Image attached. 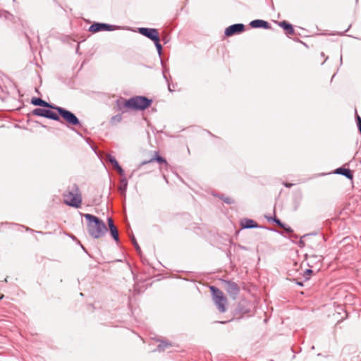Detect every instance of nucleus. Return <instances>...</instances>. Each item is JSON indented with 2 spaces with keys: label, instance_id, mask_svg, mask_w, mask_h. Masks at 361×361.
<instances>
[{
  "label": "nucleus",
  "instance_id": "34",
  "mask_svg": "<svg viewBox=\"0 0 361 361\" xmlns=\"http://www.w3.org/2000/svg\"><path fill=\"white\" fill-rule=\"evenodd\" d=\"M163 76H164V79L167 80V78H166V75H165L164 72L163 73Z\"/></svg>",
  "mask_w": 361,
  "mask_h": 361
},
{
  "label": "nucleus",
  "instance_id": "9",
  "mask_svg": "<svg viewBox=\"0 0 361 361\" xmlns=\"http://www.w3.org/2000/svg\"><path fill=\"white\" fill-rule=\"evenodd\" d=\"M138 32L152 42L159 37L158 30L156 28L139 27Z\"/></svg>",
  "mask_w": 361,
  "mask_h": 361
},
{
  "label": "nucleus",
  "instance_id": "11",
  "mask_svg": "<svg viewBox=\"0 0 361 361\" xmlns=\"http://www.w3.org/2000/svg\"><path fill=\"white\" fill-rule=\"evenodd\" d=\"M154 161H157L159 164H166V160L164 157L160 156L157 152H155L154 155L152 158H151L149 160L142 161L138 165L137 169H140L142 166L150 164Z\"/></svg>",
  "mask_w": 361,
  "mask_h": 361
},
{
  "label": "nucleus",
  "instance_id": "24",
  "mask_svg": "<svg viewBox=\"0 0 361 361\" xmlns=\"http://www.w3.org/2000/svg\"><path fill=\"white\" fill-rule=\"evenodd\" d=\"M122 120V116L121 114H118L115 116H114L111 119V123H118L121 122Z\"/></svg>",
  "mask_w": 361,
  "mask_h": 361
},
{
  "label": "nucleus",
  "instance_id": "35",
  "mask_svg": "<svg viewBox=\"0 0 361 361\" xmlns=\"http://www.w3.org/2000/svg\"><path fill=\"white\" fill-rule=\"evenodd\" d=\"M297 283H298L299 286H302V283H301V282H298Z\"/></svg>",
  "mask_w": 361,
  "mask_h": 361
},
{
  "label": "nucleus",
  "instance_id": "12",
  "mask_svg": "<svg viewBox=\"0 0 361 361\" xmlns=\"http://www.w3.org/2000/svg\"><path fill=\"white\" fill-rule=\"evenodd\" d=\"M31 104L34 106H39L53 109L56 107L55 105L43 100L40 97H32L31 99Z\"/></svg>",
  "mask_w": 361,
  "mask_h": 361
},
{
  "label": "nucleus",
  "instance_id": "20",
  "mask_svg": "<svg viewBox=\"0 0 361 361\" xmlns=\"http://www.w3.org/2000/svg\"><path fill=\"white\" fill-rule=\"evenodd\" d=\"M171 345L172 344L170 342L161 341L159 344L157 345L156 350L159 352H162Z\"/></svg>",
  "mask_w": 361,
  "mask_h": 361
},
{
  "label": "nucleus",
  "instance_id": "7",
  "mask_svg": "<svg viewBox=\"0 0 361 361\" xmlns=\"http://www.w3.org/2000/svg\"><path fill=\"white\" fill-rule=\"evenodd\" d=\"M223 283L228 294L233 299H235L240 293V288L238 285L236 283L228 280H223Z\"/></svg>",
  "mask_w": 361,
  "mask_h": 361
},
{
  "label": "nucleus",
  "instance_id": "19",
  "mask_svg": "<svg viewBox=\"0 0 361 361\" xmlns=\"http://www.w3.org/2000/svg\"><path fill=\"white\" fill-rule=\"evenodd\" d=\"M120 182L121 184L120 186L118 187V190L120 191L122 195L125 196L128 188V180L126 178H122Z\"/></svg>",
  "mask_w": 361,
  "mask_h": 361
},
{
  "label": "nucleus",
  "instance_id": "28",
  "mask_svg": "<svg viewBox=\"0 0 361 361\" xmlns=\"http://www.w3.org/2000/svg\"><path fill=\"white\" fill-rule=\"evenodd\" d=\"M2 16L6 20H13V19L14 18L11 13H10L7 11H4Z\"/></svg>",
  "mask_w": 361,
  "mask_h": 361
},
{
  "label": "nucleus",
  "instance_id": "2",
  "mask_svg": "<svg viewBox=\"0 0 361 361\" xmlns=\"http://www.w3.org/2000/svg\"><path fill=\"white\" fill-rule=\"evenodd\" d=\"M152 104V99L145 96H135L126 100L123 106L129 109L143 111L147 109Z\"/></svg>",
  "mask_w": 361,
  "mask_h": 361
},
{
  "label": "nucleus",
  "instance_id": "10",
  "mask_svg": "<svg viewBox=\"0 0 361 361\" xmlns=\"http://www.w3.org/2000/svg\"><path fill=\"white\" fill-rule=\"evenodd\" d=\"M245 30V25L243 23L233 24L226 28L224 34L226 37L242 33Z\"/></svg>",
  "mask_w": 361,
  "mask_h": 361
},
{
  "label": "nucleus",
  "instance_id": "40",
  "mask_svg": "<svg viewBox=\"0 0 361 361\" xmlns=\"http://www.w3.org/2000/svg\"><path fill=\"white\" fill-rule=\"evenodd\" d=\"M340 60H341V63H342V60H343V58H342V56H341V59H340Z\"/></svg>",
  "mask_w": 361,
  "mask_h": 361
},
{
  "label": "nucleus",
  "instance_id": "21",
  "mask_svg": "<svg viewBox=\"0 0 361 361\" xmlns=\"http://www.w3.org/2000/svg\"><path fill=\"white\" fill-rule=\"evenodd\" d=\"M154 43V45L156 47V49H157V53H158V55L159 56H161V53H162V46L161 44H160V38L159 37L158 39H157L155 41L153 42Z\"/></svg>",
  "mask_w": 361,
  "mask_h": 361
},
{
  "label": "nucleus",
  "instance_id": "17",
  "mask_svg": "<svg viewBox=\"0 0 361 361\" xmlns=\"http://www.w3.org/2000/svg\"><path fill=\"white\" fill-rule=\"evenodd\" d=\"M335 173L342 175L349 180H353V173L351 170L344 167H339L335 170Z\"/></svg>",
  "mask_w": 361,
  "mask_h": 361
},
{
  "label": "nucleus",
  "instance_id": "31",
  "mask_svg": "<svg viewBox=\"0 0 361 361\" xmlns=\"http://www.w3.org/2000/svg\"><path fill=\"white\" fill-rule=\"evenodd\" d=\"M312 273H313V271L311 269H307L304 273V277H305V280H308L310 279V277H309L310 275Z\"/></svg>",
  "mask_w": 361,
  "mask_h": 361
},
{
  "label": "nucleus",
  "instance_id": "4",
  "mask_svg": "<svg viewBox=\"0 0 361 361\" xmlns=\"http://www.w3.org/2000/svg\"><path fill=\"white\" fill-rule=\"evenodd\" d=\"M212 295V300L218 310L224 313L226 311L227 298L224 293L217 287L212 286L209 287Z\"/></svg>",
  "mask_w": 361,
  "mask_h": 361
},
{
  "label": "nucleus",
  "instance_id": "32",
  "mask_svg": "<svg viewBox=\"0 0 361 361\" xmlns=\"http://www.w3.org/2000/svg\"><path fill=\"white\" fill-rule=\"evenodd\" d=\"M281 228H283L284 230V231L286 232L287 233H293V230L292 229V228L285 224H284V227H281Z\"/></svg>",
  "mask_w": 361,
  "mask_h": 361
},
{
  "label": "nucleus",
  "instance_id": "15",
  "mask_svg": "<svg viewBox=\"0 0 361 361\" xmlns=\"http://www.w3.org/2000/svg\"><path fill=\"white\" fill-rule=\"evenodd\" d=\"M106 161L109 162L114 168L117 171L120 176L124 175V171L122 167L119 165L118 162L114 157L111 154H108L106 157Z\"/></svg>",
  "mask_w": 361,
  "mask_h": 361
},
{
  "label": "nucleus",
  "instance_id": "8",
  "mask_svg": "<svg viewBox=\"0 0 361 361\" xmlns=\"http://www.w3.org/2000/svg\"><path fill=\"white\" fill-rule=\"evenodd\" d=\"M116 27L113 25H109L104 23H94L89 27V31L93 33L100 31H113Z\"/></svg>",
  "mask_w": 361,
  "mask_h": 361
},
{
  "label": "nucleus",
  "instance_id": "22",
  "mask_svg": "<svg viewBox=\"0 0 361 361\" xmlns=\"http://www.w3.org/2000/svg\"><path fill=\"white\" fill-rule=\"evenodd\" d=\"M317 233H307V234H305L301 238L300 240L298 241V245L300 247H305V242L304 240H302V238H307V237H309L310 235H316Z\"/></svg>",
  "mask_w": 361,
  "mask_h": 361
},
{
  "label": "nucleus",
  "instance_id": "26",
  "mask_svg": "<svg viewBox=\"0 0 361 361\" xmlns=\"http://www.w3.org/2000/svg\"><path fill=\"white\" fill-rule=\"evenodd\" d=\"M131 241H132V243H133V245H134L135 248L136 249L137 252L138 253H140V252H141V249H140V246H139L138 243H137V241H136V239H135V236H132V238H131Z\"/></svg>",
  "mask_w": 361,
  "mask_h": 361
},
{
  "label": "nucleus",
  "instance_id": "38",
  "mask_svg": "<svg viewBox=\"0 0 361 361\" xmlns=\"http://www.w3.org/2000/svg\"><path fill=\"white\" fill-rule=\"evenodd\" d=\"M81 247H82V250L86 252L85 248L82 245H81Z\"/></svg>",
  "mask_w": 361,
  "mask_h": 361
},
{
  "label": "nucleus",
  "instance_id": "39",
  "mask_svg": "<svg viewBox=\"0 0 361 361\" xmlns=\"http://www.w3.org/2000/svg\"><path fill=\"white\" fill-rule=\"evenodd\" d=\"M169 90L170 92H172V90H171V89L170 88V86H169Z\"/></svg>",
  "mask_w": 361,
  "mask_h": 361
},
{
  "label": "nucleus",
  "instance_id": "13",
  "mask_svg": "<svg viewBox=\"0 0 361 361\" xmlns=\"http://www.w3.org/2000/svg\"><path fill=\"white\" fill-rule=\"evenodd\" d=\"M108 226L110 231V234L113 239L117 243H119L118 231L117 228L114 224V221L111 218H108Z\"/></svg>",
  "mask_w": 361,
  "mask_h": 361
},
{
  "label": "nucleus",
  "instance_id": "3",
  "mask_svg": "<svg viewBox=\"0 0 361 361\" xmlns=\"http://www.w3.org/2000/svg\"><path fill=\"white\" fill-rule=\"evenodd\" d=\"M64 203L68 206L79 208L82 202V197L79 187L73 183L68 188V191L63 194Z\"/></svg>",
  "mask_w": 361,
  "mask_h": 361
},
{
  "label": "nucleus",
  "instance_id": "37",
  "mask_svg": "<svg viewBox=\"0 0 361 361\" xmlns=\"http://www.w3.org/2000/svg\"><path fill=\"white\" fill-rule=\"evenodd\" d=\"M163 177H164V178L165 179V180H166V182H168V180H167V179H166V176H164Z\"/></svg>",
  "mask_w": 361,
  "mask_h": 361
},
{
  "label": "nucleus",
  "instance_id": "23",
  "mask_svg": "<svg viewBox=\"0 0 361 361\" xmlns=\"http://www.w3.org/2000/svg\"><path fill=\"white\" fill-rule=\"evenodd\" d=\"M220 199H221L225 203L228 204H231L234 203V200L228 197H224V195H221L218 196Z\"/></svg>",
  "mask_w": 361,
  "mask_h": 361
},
{
  "label": "nucleus",
  "instance_id": "5",
  "mask_svg": "<svg viewBox=\"0 0 361 361\" xmlns=\"http://www.w3.org/2000/svg\"><path fill=\"white\" fill-rule=\"evenodd\" d=\"M54 109L58 112L59 117L64 119L68 124L73 126L81 125L79 118L71 111L58 106H56Z\"/></svg>",
  "mask_w": 361,
  "mask_h": 361
},
{
  "label": "nucleus",
  "instance_id": "41",
  "mask_svg": "<svg viewBox=\"0 0 361 361\" xmlns=\"http://www.w3.org/2000/svg\"><path fill=\"white\" fill-rule=\"evenodd\" d=\"M226 322H220L221 324H225Z\"/></svg>",
  "mask_w": 361,
  "mask_h": 361
},
{
  "label": "nucleus",
  "instance_id": "6",
  "mask_svg": "<svg viewBox=\"0 0 361 361\" xmlns=\"http://www.w3.org/2000/svg\"><path fill=\"white\" fill-rule=\"evenodd\" d=\"M32 114L37 116H42L46 118H49L56 121H60L61 118L59 116L51 111L50 109L37 108L32 111Z\"/></svg>",
  "mask_w": 361,
  "mask_h": 361
},
{
  "label": "nucleus",
  "instance_id": "16",
  "mask_svg": "<svg viewBox=\"0 0 361 361\" xmlns=\"http://www.w3.org/2000/svg\"><path fill=\"white\" fill-rule=\"evenodd\" d=\"M278 25L281 27L288 35H293L295 34L293 26L290 23L283 20L278 23Z\"/></svg>",
  "mask_w": 361,
  "mask_h": 361
},
{
  "label": "nucleus",
  "instance_id": "27",
  "mask_svg": "<svg viewBox=\"0 0 361 361\" xmlns=\"http://www.w3.org/2000/svg\"><path fill=\"white\" fill-rule=\"evenodd\" d=\"M126 99H122V100H117L116 101V105H117V107H118V109L120 110V111H123L124 109H127L126 107L123 106V103L126 101Z\"/></svg>",
  "mask_w": 361,
  "mask_h": 361
},
{
  "label": "nucleus",
  "instance_id": "14",
  "mask_svg": "<svg viewBox=\"0 0 361 361\" xmlns=\"http://www.w3.org/2000/svg\"><path fill=\"white\" fill-rule=\"evenodd\" d=\"M250 25L252 28H263V29H270V24L264 20L256 19L253 20L250 23Z\"/></svg>",
  "mask_w": 361,
  "mask_h": 361
},
{
  "label": "nucleus",
  "instance_id": "1",
  "mask_svg": "<svg viewBox=\"0 0 361 361\" xmlns=\"http://www.w3.org/2000/svg\"><path fill=\"white\" fill-rule=\"evenodd\" d=\"M83 216L87 220V230L92 238L98 239L105 235L107 228L102 219L90 214H84Z\"/></svg>",
  "mask_w": 361,
  "mask_h": 361
},
{
  "label": "nucleus",
  "instance_id": "25",
  "mask_svg": "<svg viewBox=\"0 0 361 361\" xmlns=\"http://www.w3.org/2000/svg\"><path fill=\"white\" fill-rule=\"evenodd\" d=\"M323 259H324V257L321 255H312L310 258V260L311 262H313V261L322 262Z\"/></svg>",
  "mask_w": 361,
  "mask_h": 361
},
{
  "label": "nucleus",
  "instance_id": "18",
  "mask_svg": "<svg viewBox=\"0 0 361 361\" xmlns=\"http://www.w3.org/2000/svg\"><path fill=\"white\" fill-rule=\"evenodd\" d=\"M243 228H259V225L252 219H243L240 222Z\"/></svg>",
  "mask_w": 361,
  "mask_h": 361
},
{
  "label": "nucleus",
  "instance_id": "33",
  "mask_svg": "<svg viewBox=\"0 0 361 361\" xmlns=\"http://www.w3.org/2000/svg\"><path fill=\"white\" fill-rule=\"evenodd\" d=\"M294 184L293 183H283V185L286 187V188H291Z\"/></svg>",
  "mask_w": 361,
  "mask_h": 361
},
{
  "label": "nucleus",
  "instance_id": "29",
  "mask_svg": "<svg viewBox=\"0 0 361 361\" xmlns=\"http://www.w3.org/2000/svg\"><path fill=\"white\" fill-rule=\"evenodd\" d=\"M355 119L358 130L361 134V117L359 115L356 114Z\"/></svg>",
  "mask_w": 361,
  "mask_h": 361
},
{
  "label": "nucleus",
  "instance_id": "36",
  "mask_svg": "<svg viewBox=\"0 0 361 361\" xmlns=\"http://www.w3.org/2000/svg\"><path fill=\"white\" fill-rule=\"evenodd\" d=\"M4 297V295H0V299H2Z\"/></svg>",
  "mask_w": 361,
  "mask_h": 361
},
{
  "label": "nucleus",
  "instance_id": "30",
  "mask_svg": "<svg viewBox=\"0 0 361 361\" xmlns=\"http://www.w3.org/2000/svg\"><path fill=\"white\" fill-rule=\"evenodd\" d=\"M273 221L277 225L279 226L280 228L281 227H284V224L283 222H281V221L276 218V217H274L272 219Z\"/></svg>",
  "mask_w": 361,
  "mask_h": 361
}]
</instances>
